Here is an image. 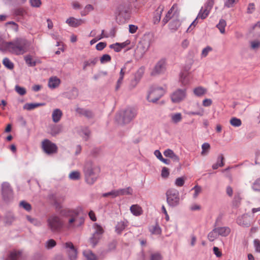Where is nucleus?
<instances>
[{
	"mask_svg": "<svg viewBox=\"0 0 260 260\" xmlns=\"http://www.w3.org/2000/svg\"><path fill=\"white\" fill-rule=\"evenodd\" d=\"M60 214L66 218L64 225L68 230L75 231L84 222V217L79 216L77 209H64L60 211Z\"/></svg>",
	"mask_w": 260,
	"mask_h": 260,
	"instance_id": "nucleus-1",
	"label": "nucleus"
},
{
	"mask_svg": "<svg viewBox=\"0 0 260 260\" xmlns=\"http://www.w3.org/2000/svg\"><path fill=\"white\" fill-rule=\"evenodd\" d=\"M5 50L10 53L17 55H22L28 51L29 49L28 42L22 38H17L11 42H4Z\"/></svg>",
	"mask_w": 260,
	"mask_h": 260,
	"instance_id": "nucleus-2",
	"label": "nucleus"
},
{
	"mask_svg": "<svg viewBox=\"0 0 260 260\" xmlns=\"http://www.w3.org/2000/svg\"><path fill=\"white\" fill-rule=\"evenodd\" d=\"M100 171V167L92 161H86L83 168L85 182L89 185L93 184L99 177Z\"/></svg>",
	"mask_w": 260,
	"mask_h": 260,
	"instance_id": "nucleus-3",
	"label": "nucleus"
},
{
	"mask_svg": "<svg viewBox=\"0 0 260 260\" xmlns=\"http://www.w3.org/2000/svg\"><path fill=\"white\" fill-rule=\"evenodd\" d=\"M136 115L137 111L134 108L128 107L116 115L115 120L119 125H123L133 120Z\"/></svg>",
	"mask_w": 260,
	"mask_h": 260,
	"instance_id": "nucleus-4",
	"label": "nucleus"
},
{
	"mask_svg": "<svg viewBox=\"0 0 260 260\" xmlns=\"http://www.w3.org/2000/svg\"><path fill=\"white\" fill-rule=\"evenodd\" d=\"M131 6L129 3L124 2L120 4L115 11L116 20L121 23H125L130 18Z\"/></svg>",
	"mask_w": 260,
	"mask_h": 260,
	"instance_id": "nucleus-5",
	"label": "nucleus"
},
{
	"mask_svg": "<svg viewBox=\"0 0 260 260\" xmlns=\"http://www.w3.org/2000/svg\"><path fill=\"white\" fill-rule=\"evenodd\" d=\"M47 222L48 228L53 233L59 232L64 226L63 221L55 214L48 217Z\"/></svg>",
	"mask_w": 260,
	"mask_h": 260,
	"instance_id": "nucleus-6",
	"label": "nucleus"
},
{
	"mask_svg": "<svg viewBox=\"0 0 260 260\" xmlns=\"http://www.w3.org/2000/svg\"><path fill=\"white\" fill-rule=\"evenodd\" d=\"M166 194L167 202L170 207H175L179 204V192L177 189L174 188L169 189L166 191Z\"/></svg>",
	"mask_w": 260,
	"mask_h": 260,
	"instance_id": "nucleus-7",
	"label": "nucleus"
},
{
	"mask_svg": "<svg viewBox=\"0 0 260 260\" xmlns=\"http://www.w3.org/2000/svg\"><path fill=\"white\" fill-rule=\"evenodd\" d=\"M165 91L162 87H152L148 92L147 100L153 103H156L164 94Z\"/></svg>",
	"mask_w": 260,
	"mask_h": 260,
	"instance_id": "nucleus-8",
	"label": "nucleus"
},
{
	"mask_svg": "<svg viewBox=\"0 0 260 260\" xmlns=\"http://www.w3.org/2000/svg\"><path fill=\"white\" fill-rule=\"evenodd\" d=\"M149 36H145L142 41L138 44L136 49V54L142 57L148 50L150 45V41L148 39Z\"/></svg>",
	"mask_w": 260,
	"mask_h": 260,
	"instance_id": "nucleus-9",
	"label": "nucleus"
},
{
	"mask_svg": "<svg viewBox=\"0 0 260 260\" xmlns=\"http://www.w3.org/2000/svg\"><path fill=\"white\" fill-rule=\"evenodd\" d=\"M42 148L48 155L56 153L58 150L56 145L48 139H45L42 142Z\"/></svg>",
	"mask_w": 260,
	"mask_h": 260,
	"instance_id": "nucleus-10",
	"label": "nucleus"
},
{
	"mask_svg": "<svg viewBox=\"0 0 260 260\" xmlns=\"http://www.w3.org/2000/svg\"><path fill=\"white\" fill-rule=\"evenodd\" d=\"M186 96V88H178L171 96L173 103H178L183 101Z\"/></svg>",
	"mask_w": 260,
	"mask_h": 260,
	"instance_id": "nucleus-11",
	"label": "nucleus"
},
{
	"mask_svg": "<svg viewBox=\"0 0 260 260\" xmlns=\"http://www.w3.org/2000/svg\"><path fill=\"white\" fill-rule=\"evenodd\" d=\"M167 68V61L165 58L159 60L155 65L151 74L152 76L164 74Z\"/></svg>",
	"mask_w": 260,
	"mask_h": 260,
	"instance_id": "nucleus-12",
	"label": "nucleus"
},
{
	"mask_svg": "<svg viewBox=\"0 0 260 260\" xmlns=\"http://www.w3.org/2000/svg\"><path fill=\"white\" fill-rule=\"evenodd\" d=\"M176 6L173 5L171 8L168 11L166 14L165 18L162 19V22L163 25H166L169 20L174 19L176 18L179 17V12L177 11H175Z\"/></svg>",
	"mask_w": 260,
	"mask_h": 260,
	"instance_id": "nucleus-13",
	"label": "nucleus"
},
{
	"mask_svg": "<svg viewBox=\"0 0 260 260\" xmlns=\"http://www.w3.org/2000/svg\"><path fill=\"white\" fill-rule=\"evenodd\" d=\"M2 194L4 200L8 201L12 197V190L10 184L8 182H4L2 184Z\"/></svg>",
	"mask_w": 260,
	"mask_h": 260,
	"instance_id": "nucleus-14",
	"label": "nucleus"
},
{
	"mask_svg": "<svg viewBox=\"0 0 260 260\" xmlns=\"http://www.w3.org/2000/svg\"><path fill=\"white\" fill-rule=\"evenodd\" d=\"M251 221V217L248 214H244L238 217L237 219V224L243 227H249Z\"/></svg>",
	"mask_w": 260,
	"mask_h": 260,
	"instance_id": "nucleus-15",
	"label": "nucleus"
},
{
	"mask_svg": "<svg viewBox=\"0 0 260 260\" xmlns=\"http://www.w3.org/2000/svg\"><path fill=\"white\" fill-rule=\"evenodd\" d=\"M22 251L14 250L11 251L6 260H22Z\"/></svg>",
	"mask_w": 260,
	"mask_h": 260,
	"instance_id": "nucleus-16",
	"label": "nucleus"
},
{
	"mask_svg": "<svg viewBox=\"0 0 260 260\" xmlns=\"http://www.w3.org/2000/svg\"><path fill=\"white\" fill-rule=\"evenodd\" d=\"M66 23L71 27H77L83 23L84 21L81 19H76L71 17L66 20Z\"/></svg>",
	"mask_w": 260,
	"mask_h": 260,
	"instance_id": "nucleus-17",
	"label": "nucleus"
},
{
	"mask_svg": "<svg viewBox=\"0 0 260 260\" xmlns=\"http://www.w3.org/2000/svg\"><path fill=\"white\" fill-rule=\"evenodd\" d=\"M15 220V217L14 214L10 211L7 212L4 218V222L5 225H10Z\"/></svg>",
	"mask_w": 260,
	"mask_h": 260,
	"instance_id": "nucleus-18",
	"label": "nucleus"
},
{
	"mask_svg": "<svg viewBox=\"0 0 260 260\" xmlns=\"http://www.w3.org/2000/svg\"><path fill=\"white\" fill-rule=\"evenodd\" d=\"M164 9V6H159L155 11L153 19V21L154 24H157L159 22Z\"/></svg>",
	"mask_w": 260,
	"mask_h": 260,
	"instance_id": "nucleus-19",
	"label": "nucleus"
},
{
	"mask_svg": "<svg viewBox=\"0 0 260 260\" xmlns=\"http://www.w3.org/2000/svg\"><path fill=\"white\" fill-rule=\"evenodd\" d=\"M249 33L253 38H258L260 36V21L257 22L252 26Z\"/></svg>",
	"mask_w": 260,
	"mask_h": 260,
	"instance_id": "nucleus-20",
	"label": "nucleus"
},
{
	"mask_svg": "<svg viewBox=\"0 0 260 260\" xmlns=\"http://www.w3.org/2000/svg\"><path fill=\"white\" fill-rule=\"evenodd\" d=\"M218 236L221 237H227L231 233V229L228 226H219L215 228Z\"/></svg>",
	"mask_w": 260,
	"mask_h": 260,
	"instance_id": "nucleus-21",
	"label": "nucleus"
},
{
	"mask_svg": "<svg viewBox=\"0 0 260 260\" xmlns=\"http://www.w3.org/2000/svg\"><path fill=\"white\" fill-rule=\"evenodd\" d=\"M127 225L128 221L126 220L118 222L115 226L116 232L118 234H120Z\"/></svg>",
	"mask_w": 260,
	"mask_h": 260,
	"instance_id": "nucleus-22",
	"label": "nucleus"
},
{
	"mask_svg": "<svg viewBox=\"0 0 260 260\" xmlns=\"http://www.w3.org/2000/svg\"><path fill=\"white\" fill-rule=\"evenodd\" d=\"M76 112L80 115L84 116L87 118H91L93 115V113L91 111L83 108H77Z\"/></svg>",
	"mask_w": 260,
	"mask_h": 260,
	"instance_id": "nucleus-23",
	"label": "nucleus"
},
{
	"mask_svg": "<svg viewBox=\"0 0 260 260\" xmlns=\"http://www.w3.org/2000/svg\"><path fill=\"white\" fill-rule=\"evenodd\" d=\"M129 210L133 215L136 216H139L143 213L142 208L137 204L132 205Z\"/></svg>",
	"mask_w": 260,
	"mask_h": 260,
	"instance_id": "nucleus-24",
	"label": "nucleus"
},
{
	"mask_svg": "<svg viewBox=\"0 0 260 260\" xmlns=\"http://www.w3.org/2000/svg\"><path fill=\"white\" fill-rule=\"evenodd\" d=\"M181 23L179 19V17L176 18L173 20H172L170 22L169 26V28L172 32L176 31L180 26Z\"/></svg>",
	"mask_w": 260,
	"mask_h": 260,
	"instance_id": "nucleus-25",
	"label": "nucleus"
},
{
	"mask_svg": "<svg viewBox=\"0 0 260 260\" xmlns=\"http://www.w3.org/2000/svg\"><path fill=\"white\" fill-rule=\"evenodd\" d=\"M60 83V80L56 77H52L50 78L48 81V86L49 88L54 89L58 87Z\"/></svg>",
	"mask_w": 260,
	"mask_h": 260,
	"instance_id": "nucleus-26",
	"label": "nucleus"
},
{
	"mask_svg": "<svg viewBox=\"0 0 260 260\" xmlns=\"http://www.w3.org/2000/svg\"><path fill=\"white\" fill-rule=\"evenodd\" d=\"M117 197L124 195H131L133 194V189L131 187L121 188L116 190Z\"/></svg>",
	"mask_w": 260,
	"mask_h": 260,
	"instance_id": "nucleus-27",
	"label": "nucleus"
},
{
	"mask_svg": "<svg viewBox=\"0 0 260 260\" xmlns=\"http://www.w3.org/2000/svg\"><path fill=\"white\" fill-rule=\"evenodd\" d=\"M62 115V111L59 109H55L53 111L52 114V120L54 122H58Z\"/></svg>",
	"mask_w": 260,
	"mask_h": 260,
	"instance_id": "nucleus-28",
	"label": "nucleus"
},
{
	"mask_svg": "<svg viewBox=\"0 0 260 260\" xmlns=\"http://www.w3.org/2000/svg\"><path fill=\"white\" fill-rule=\"evenodd\" d=\"M179 82L182 86H186L189 83V76L187 73H181L180 75Z\"/></svg>",
	"mask_w": 260,
	"mask_h": 260,
	"instance_id": "nucleus-29",
	"label": "nucleus"
},
{
	"mask_svg": "<svg viewBox=\"0 0 260 260\" xmlns=\"http://www.w3.org/2000/svg\"><path fill=\"white\" fill-rule=\"evenodd\" d=\"M210 11L205 9V7H202L200 9L199 13L196 18V19H205L209 15Z\"/></svg>",
	"mask_w": 260,
	"mask_h": 260,
	"instance_id": "nucleus-30",
	"label": "nucleus"
},
{
	"mask_svg": "<svg viewBox=\"0 0 260 260\" xmlns=\"http://www.w3.org/2000/svg\"><path fill=\"white\" fill-rule=\"evenodd\" d=\"M92 228L93 230V234L102 236V235L104 233V229L101 225H99L97 223H94L93 224Z\"/></svg>",
	"mask_w": 260,
	"mask_h": 260,
	"instance_id": "nucleus-31",
	"label": "nucleus"
},
{
	"mask_svg": "<svg viewBox=\"0 0 260 260\" xmlns=\"http://www.w3.org/2000/svg\"><path fill=\"white\" fill-rule=\"evenodd\" d=\"M223 156L222 154H220L217 158V162L212 165V168L214 170L218 169L219 167L223 166L224 164L223 162Z\"/></svg>",
	"mask_w": 260,
	"mask_h": 260,
	"instance_id": "nucleus-32",
	"label": "nucleus"
},
{
	"mask_svg": "<svg viewBox=\"0 0 260 260\" xmlns=\"http://www.w3.org/2000/svg\"><path fill=\"white\" fill-rule=\"evenodd\" d=\"M102 236L92 234L91 237L89 239V242L91 246L93 247H94L98 244Z\"/></svg>",
	"mask_w": 260,
	"mask_h": 260,
	"instance_id": "nucleus-33",
	"label": "nucleus"
},
{
	"mask_svg": "<svg viewBox=\"0 0 260 260\" xmlns=\"http://www.w3.org/2000/svg\"><path fill=\"white\" fill-rule=\"evenodd\" d=\"M78 89L74 87L67 93L66 96L69 99H75L78 96Z\"/></svg>",
	"mask_w": 260,
	"mask_h": 260,
	"instance_id": "nucleus-34",
	"label": "nucleus"
},
{
	"mask_svg": "<svg viewBox=\"0 0 260 260\" xmlns=\"http://www.w3.org/2000/svg\"><path fill=\"white\" fill-rule=\"evenodd\" d=\"M87 260H96V256L90 250H84L83 252Z\"/></svg>",
	"mask_w": 260,
	"mask_h": 260,
	"instance_id": "nucleus-35",
	"label": "nucleus"
},
{
	"mask_svg": "<svg viewBox=\"0 0 260 260\" xmlns=\"http://www.w3.org/2000/svg\"><path fill=\"white\" fill-rule=\"evenodd\" d=\"M207 92V89L202 86H199L193 89L194 94L197 96H201Z\"/></svg>",
	"mask_w": 260,
	"mask_h": 260,
	"instance_id": "nucleus-36",
	"label": "nucleus"
},
{
	"mask_svg": "<svg viewBox=\"0 0 260 260\" xmlns=\"http://www.w3.org/2000/svg\"><path fill=\"white\" fill-rule=\"evenodd\" d=\"M69 178L71 180H78L81 178V173L78 171H72L69 175Z\"/></svg>",
	"mask_w": 260,
	"mask_h": 260,
	"instance_id": "nucleus-37",
	"label": "nucleus"
},
{
	"mask_svg": "<svg viewBox=\"0 0 260 260\" xmlns=\"http://www.w3.org/2000/svg\"><path fill=\"white\" fill-rule=\"evenodd\" d=\"M42 103H26L23 106V109L27 110H31L35 108L43 105Z\"/></svg>",
	"mask_w": 260,
	"mask_h": 260,
	"instance_id": "nucleus-38",
	"label": "nucleus"
},
{
	"mask_svg": "<svg viewBox=\"0 0 260 260\" xmlns=\"http://www.w3.org/2000/svg\"><path fill=\"white\" fill-rule=\"evenodd\" d=\"M216 228L213 229L208 235V239L210 241H213L218 237Z\"/></svg>",
	"mask_w": 260,
	"mask_h": 260,
	"instance_id": "nucleus-39",
	"label": "nucleus"
},
{
	"mask_svg": "<svg viewBox=\"0 0 260 260\" xmlns=\"http://www.w3.org/2000/svg\"><path fill=\"white\" fill-rule=\"evenodd\" d=\"M24 60L29 67H35L36 65V61L34 60L31 56L28 55L24 57Z\"/></svg>",
	"mask_w": 260,
	"mask_h": 260,
	"instance_id": "nucleus-40",
	"label": "nucleus"
},
{
	"mask_svg": "<svg viewBox=\"0 0 260 260\" xmlns=\"http://www.w3.org/2000/svg\"><path fill=\"white\" fill-rule=\"evenodd\" d=\"M145 71V68L144 67H141L140 68L136 73L135 74L134 78L139 80L140 81L142 77L143 76Z\"/></svg>",
	"mask_w": 260,
	"mask_h": 260,
	"instance_id": "nucleus-41",
	"label": "nucleus"
},
{
	"mask_svg": "<svg viewBox=\"0 0 260 260\" xmlns=\"http://www.w3.org/2000/svg\"><path fill=\"white\" fill-rule=\"evenodd\" d=\"M226 25V21L224 19H220L219 23L217 24L216 27L219 29L221 34L225 32V27Z\"/></svg>",
	"mask_w": 260,
	"mask_h": 260,
	"instance_id": "nucleus-42",
	"label": "nucleus"
},
{
	"mask_svg": "<svg viewBox=\"0 0 260 260\" xmlns=\"http://www.w3.org/2000/svg\"><path fill=\"white\" fill-rule=\"evenodd\" d=\"M3 63L7 69L12 70L14 68L13 63L7 57L4 58Z\"/></svg>",
	"mask_w": 260,
	"mask_h": 260,
	"instance_id": "nucleus-43",
	"label": "nucleus"
},
{
	"mask_svg": "<svg viewBox=\"0 0 260 260\" xmlns=\"http://www.w3.org/2000/svg\"><path fill=\"white\" fill-rule=\"evenodd\" d=\"M63 248L66 249L67 253H70L74 249H76L73 244L71 242H68L63 244Z\"/></svg>",
	"mask_w": 260,
	"mask_h": 260,
	"instance_id": "nucleus-44",
	"label": "nucleus"
},
{
	"mask_svg": "<svg viewBox=\"0 0 260 260\" xmlns=\"http://www.w3.org/2000/svg\"><path fill=\"white\" fill-rule=\"evenodd\" d=\"M150 231L152 234L155 235H159L161 233V232L160 228L157 224L152 226L150 229Z\"/></svg>",
	"mask_w": 260,
	"mask_h": 260,
	"instance_id": "nucleus-45",
	"label": "nucleus"
},
{
	"mask_svg": "<svg viewBox=\"0 0 260 260\" xmlns=\"http://www.w3.org/2000/svg\"><path fill=\"white\" fill-rule=\"evenodd\" d=\"M182 119V115L180 113H176L171 115V119L174 123H178L181 121Z\"/></svg>",
	"mask_w": 260,
	"mask_h": 260,
	"instance_id": "nucleus-46",
	"label": "nucleus"
},
{
	"mask_svg": "<svg viewBox=\"0 0 260 260\" xmlns=\"http://www.w3.org/2000/svg\"><path fill=\"white\" fill-rule=\"evenodd\" d=\"M230 123L235 127H238L241 125L242 122L240 119L236 117H233L230 120Z\"/></svg>",
	"mask_w": 260,
	"mask_h": 260,
	"instance_id": "nucleus-47",
	"label": "nucleus"
},
{
	"mask_svg": "<svg viewBox=\"0 0 260 260\" xmlns=\"http://www.w3.org/2000/svg\"><path fill=\"white\" fill-rule=\"evenodd\" d=\"M26 218L31 223L35 226H40L41 225V222L36 218H32L29 215L26 216Z\"/></svg>",
	"mask_w": 260,
	"mask_h": 260,
	"instance_id": "nucleus-48",
	"label": "nucleus"
},
{
	"mask_svg": "<svg viewBox=\"0 0 260 260\" xmlns=\"http://www.w3.org/2000/svg\"><path fill=\"white\" fill-rule=\"evenodd\" d=\"M210 148V145L208 143H204L202 145V152L201 154L206 155L208 153Z\"/></svg>",
	"mask_w": 260,
	"mask_h": 260,
	"instance_id": "nucleus-49",
	"label": "nucleus"
},
{
	"mask_svg": "<svg viewBox=\"0 0 260 260\" xmlns=\"http://www.w3.org/2000/svg\"><path fill=\"white\" fill-rule=\"evenodd\" d=\"M191 190H193L194 191V192L193 194V198L194 199H196L198 197V195L201 192L202 187L200 186L197 185H195L191 189Z\"/></svg>",
	"mask_w": 260,
	"mask_h": 260,
	"instance_id": "nucleus-50",
	"label": "nucleus"
},
{
	"mask_svg": "<svg viewBox=\"0 0 260 260\" xmlns=\"http://www.w3.org/2000/svg\"><path fill=\"white\" fill-rule=\"evenodd\" d=\"M19 206L27 211H29L31 209L30 204L25 201H21L19 203Z\"/></svg>",
	"mask_w": 260,
	"mask_h": 260,
	"instance_id": "nucleus-51",
	"label": "nucleus"
},
{
	"mask_svg": "<svg viewBox=\"0 0 260 260\" xmlns=\"http://www.w3.org/2000/svg\"><path fill=\"white\" fill-rule=\"evenodd\" d=\"M56 245V242L53 239H49L45 243V247L50 249L54 247Z\"/></svg>",
	"mask_w": 260,
	"mask_h": 260,
	"instance_id": "nucleus-52",
	"label": "nucleus"
},
{
	"mask_svg": "<svg viewBox=\"0 0 260 260\" xmlns=\"http://www.w3.org/2000/svg\"><path fill=\"white\" fill-rule=\"evenodd\" d=\"M252 188L255 191H260V178L255 180L252 184Z\"/></svg>",
	"mask_w": 260,
	"mask_h": 260,
	"instance_id": "nucleus-53",
	"label": "nucleus"
},
{
	"mask_svg": "<svg viewBox=\"0 0 260 260\" xmlns=\"http://www.w3.org/2000/svg\"><path fill=\"white\" fill-rule=\"evenodd\" d=\"M15 90L20 95H23L26 92V89H25V88H24L23 87H21L19 85L15 86Z\"/></svg>",
	"mask_w": 260,
	"mask_h": 260,
	"instance_id": "nucleus-54",
	"label": "nucleus"
},
{
	"mask_svg": "<svg viewBox=\"0 0 260 260\" xmlns=\"http://www.w3.org/2000/svg\"><path fill=\"white\" fill-rule=\"evenodd\" d=\"M162 256L159 252L152 253L150 256V260H161Z\"/></svg>",
	"mask_w": 260,
	"mask_h": 260,
	"instance_id": "nucleus-55",
	"label": "nucleus"
},
{
	"mask_svg": "<svg viewBox=\"0 0 260 260\" xmlns=\"http://www.w3.org/2000/svg\"><path fill=\"white\" fill-rule=\"evenodd\" d=\"M70 260H76L77 257V249H75L70 253H68Z\"/></svg>",
	"mask_w": 260,
	"mask_h": 260,
	"instance_id": "nucleus-56",
	"label": "nucleus"
},
{
	"mask_svg": "<svg viewBox=\"0 0 260 260\" xmlns=\"http://www.w3.org/2000/svg\"><path fill=\"white\" fill-rule=\"evenodd\" d=\"M111 56L107 54H104L101 58H100V61L101 63H105L107 62H109L111 60Z\"/></svg>",
	"mask_w": 260,
	"mask_h": 260,
	"instance_id": "nucleus-57",
	"label": "nucleus"
},
{
	"mask_svg": "<svg viewBox=\"0 0 260 260\" xmlns=\"http://www.w3.org/2000/svg\"><path fill=\"white\" fill-rule=\"evenodd\" d=\"M212 50V48L210 46H207L206 48H204L202 51L201 53V57H206L209 52L211 51Z\"/></svg>",
	"mask_w": 260,
	"mask_h": 260,
	"instance_id": "nucleus-58",
	"label": "nucleus"
},
{
	"mask_svg": "<svg viewBox=\"0 0 260 260\" xmlns=\"http://www.w3.org/2000/svg\"><path fill=\"white\" fill-rule=\"evenodd\" d=\"M79 135L83 137V139L86 141L90 136V131H79Z\"/></svg>",
	"mask_w": 260,
	"mask_h": 260,
	"instance_id": "nucleus-59",
	"label": "nucleus"
},
{
	"mask_svg": "<svg viewBox=\"0 0 260 260\" xmlns=\"http://www.w3.org/2000/svg\"><path fill=\"white\" fill-rule=\"evenodd\" d=\"M185 182L184 179L183 177H179L175 180V185L177 186H182Z\"/></svg>",
	"mask_w": 260,
	"mask_h": 260,
	"instance_id": "nucleus-60",
	"label": "nucleus"
},
{
	"mask_svg": "<svg viewBox=\"0 0 260 260\" xmlns=\"http://www.w3.org/2000/svg\"><path fill=\"white\" fill-rule=\"evenodd\" d=\"M214 5V0H208L204 7L209 11H211Z\"/></svg>",
	"mask_w": 260,
	"mask_h": 260,
	"instance_id": "nucleus-61",
	"label": "nucleus"
},
{
	"mask_svg": "<svg viewBox=\"0 0 260 260\" xmlns=\"http://www.w3.org/2000/svg\"><path fill=\"white\" fill-rule=\"evenodd\" d=\"M140 82V81L135 79V78H134V79H133L131 81V83L129 84V88L131 89V90H132L134 88H135L137 85H138V84Z\"/></svg>",
	"mask_w": 260,
	"mask_h": 260,
	"instance_id": "nucleus-62",
	"label": "nucleus"
},
{
	"mask_svg": "<svg viewBox=\"0 0 260 260\" xmlns=\"http://www.w3.org/2000/svg\"><path fill=\"white\" fill-rule=\"evenodd\" d=\"M170 174L169 169L166 167H164L162 169L161 172V176L162 178H167L168 177Z\"/></svg>",
	"mask_w": 260,
	"mask_h": 260,
	"instance_id": "nucleus-63",
	"label": "nucleus"
},
{
	"mask_svg": "<svg viewBox=\"0 0 260 260\" xmlns=\"http://www.w3.org/2000/svg\"><path fill=\"white\" fill-rule=\"evenodd\" d=\"M254 247L255 250L257 252L260 253V242L257 239H254L253 241Z\"/></svg>",
	"mask_w": 260,
	"mask_h": 260,
	"instance_id": "nucleus-64",
	"label": "nucleus"
}]
</instances>
